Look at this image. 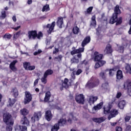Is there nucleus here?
Masks as SVG:
<instances>
[{"mask_svg": "<svg viewBox=\"0 0 131 131\" xmlns=\"http://www.w3.org/2000/svg\"><path fill=\"white\" fill-rule=\"evenodd\" d=\"M120 14H121V10L119 9V5H117L114 8V12L110 19V24L116 23V26L121 25L122 24V17L118 18V15Z\"/></svg>", "mask_w": 131, "mask_h": 131, "instance_id": "1", "label": "nucleus"}, {"mask_svg": "<svg viewBox=\"0 0 131 131\" xmlns=\"http://www.w3.org/2000/svg\"><path fill=\"white\" fill-rule=\"evenodd\" d=\"M100 84V80L96 77H92L90 78L89 81L87 82L85 86L86 89L92 90L99 85Z\"/></svg>", "mask_w": 131, "mask_h": 131, "instance_id": "2", "label": "nucleus"}, {"mask_svg": "<svg viewBox=\"0 0 131 131\" xmlns=\"http://www.w3.org/2000/svg\"><path fill=\"white\" fill-rule=\"evenodd\" d=\"M3 121L6 125H14V121L12 119V115L8 113L3 114Z\"/></svg>", "mask_w": 131, "mask_h": 131, "instance_id": "3", "label": "nucleus"}, {"mask_svg": "<svg viewBox=\"0 0 131 131\" xmlns=\"http://www.w3.org/2000/svg\"><path fill=\"white\" fill-rule=\"evenodd\" d=\"M32 101V94L29 91L25 92L24 104H29Z\"/></svg>", "mask_w": 131, "mask_h": 131, "instance_id": "4", "label": "nucleus"}, {"mask_svg": "<svg viewBox=\"0 0 131 131\" xmlns=\"http://www.w3.org/2000/svg\"><path fill=\"white\" fill-rule=\"evenodd\" d=\"M41 112H35L34 115L31 117V120L32 122H35V121H38L40 118H41Z\"/></svg>", "mask_w": 131, "mask_h": 131, "instance_id": "5", "label": "nucleus"}, {"mask_svg": "<svg viewBox=\"0 0 131 131\" xmlns=\"http://www.w3.org/2000/svg\"><path fill=\"white\" fill-rule=\"evenodd\" d=\"M75 100L78 104L84 105V96H83V94H80L76 96Z\"/></svg>", "mask_w": 131, "mask_h": 131, "instance_id": "6", "label": "nucleus"}, {"mask_svg": "<svg viewBox=\"0 0 131 131\" xmlns=\"http://www.w3.org/2000/svg\"><path fill=\"white\" fill-rule=\"evenodd\" d=\"M55 26H56V22L53 21L50 24H48L45 27V28H48L49 29L47 30V33L48 34H51L52 32H53L54 29H55Z\"/></svg>", "mask_w": 131, "mask_h": 131, "instance_id": "7", "label": "nucleus"}, {"mask_svg": "<svg viewBox=\"0 0 131 131\" xmlns=\"http://www.w3.org/2000/svg\"><path fill=\"white\" fill-rule=\"evenodd\" d=\"M28 34L29 39H35L37 36V31H29Z\"/></svg>", "mask_w": 131, "mask_h": 131, "instance_id": "8", "label": "nucleus"}, {"mask_svg": "<svg viewBox=\"0 0 131 131\" xmlns=\"http://www.w3.org/2000/svg\"><path fill=\"white\" fill-rule=\"evenodd\" d=\"M103 57V54H100V53L97 51H95L93 55V57L95 62H98L99 60H102Z\"/></svg>", "mask_w": 131, "mask_h": 131, "instance_id": "9", "label": "nucleus"}, {"mask_svg": "<svg viewBox=\"0 0 131 131\" xmlns=\"http://www.w3.org/2000/svg\"><path fill=\"white\" fill-rule=\"evenodd\" d=\"M104 54H106L107 55L109 54H112L113 53V49H112V45L110 43H108L106 45L105 49L104 50Z\"/></svg>", "mask_w": 131, "mask_h": 131, "instance_id": "10", "label": "nucleus"}, {"mask_svg": "<svg viewBox=\"0 0 131 131\" xmlns=\"http://www.w3.org/2000/svg\"><path fill=\"white\" fill-rule=\"evenodd\" d=\"M118 114V111L115 108L112 109L110 111V115L108 116V120H110L111 118H113V117H115L116 115Z\"/></svg>", "mask_w": 131, "mask_h": 131, "instance_id": "11", "label": "nucleus"}, {"mask_svg": "<svg viewBox=\"0 0 131 131\" xmlns=\"http://www.w3.org/2000/svg\"><path fill=\"white\" fill-rule=\"evenodd\" d=\"M91 42V36H86L81 43V46L82 48H84L88 43H90Z\"/></svg>", "mask_w": 131, "mask_h": 131, "instance_id": "12", "label": "nucleus"}, {"mask_svg": "<svg viewBox=\"0 0 131 131\" xmlns=\"http://www.w3.org/2000/svg\"><path fill=\"white\" fill-rule=\"evenodd\" d=\"M105 64H106V61L100 59L95 63V69H98V68H100V67L104 66Z\"/></svg>", "mask_w": 131, "mask_h": 131, "instance_id": "13", "label": "nucleus"}, {"mask_svg": "<svg viewBox=\"0 0 131 131\" xmlns=\"http://www.w3.org/2000/svg\"><path fill=\"white\" fill-rule=\"evenodd\" d=\"M57 124H58L59 126H64L67 124V119H66V118H61L58 120Z\"/></svg>", "mask_w": 131, "mask_h": 131, "instance_id": "14", "label": "nucleus"}, {"mask_svg": "<svg viewBox=\"0 0 131 131\" xmlns=\"http://www.w3.org/2000/svg\"><path fill=\"white\" fill-rule=\"evenodd\" d=\"M18 63V61L17 60H13L12 62H11L9 65V68L12 71L15 72L17 71V68H16L15 65L16 63Z\"/></svg>", "mask_w": 131, "mask_h": 131, "instance_id": "15", "label": "nucleus"}, {"mask_svg": "<svg viewBox=\"0 0 131 131\" xmlns=\"http://www.w3.org/2000/svg\"><path fill=\"white\" fill-rule=\"evenodd\" d=\"M104 105V102H101L97 104L96 105L94 106L92 110L93 111H98L99 110H100V109H102L103 105Z\"/></svg>", "mask_w": 131, "mask_h": 131, "instance_id": "16", "label": "nucleus"}, {"mask_svg": "<svg viewBox=\"0 0 131 131\" xmlns=\"http://www.w3.org/2000/svg\"><path fill=\"white\" fill-rule=\"evenodd\" d=\"M116 79L117 80H120L121 79H123V74L122 71L120 70L117 71L116 74Z\"/></svg>", "mask_w": 131, "mask_h": 131, "instance_id": "17", "label": "nucleus"}, {"mask_svg": "<svg viewBox=\"0 0 131 131\" xmlns=\"http://www.w3.org/2000/svg\"><path fill=\"white\" fill-rule=\"evenodd\" d=\"M112 108V105L111 104H109L107 106H104L103 107V112L104 114H109Z\"/></svg>", "mask_w": 131, "mask_h": 131, "instance_id": "18", "label": "nucleus"}, {"mask_svg": "<svg viewBox=\"0 0 131 131\" xmlns=\"http://www.w3.org/2000/svg\"><path fill=\"white\" fill-rule=\"evenodd\" d=\"M64 24L63 21V17H58L57 18V20L56 21V25L59 27V28H62V25Z\"/></svg>", "mask_w": 131, "mask_h": 131, "instance_id": "19", "label": "nucleus"}, {"mask_svg": "<svg viewBox=\"0 0 131 131\" xmlns=\"http://www.w3.org/2000/svg\"><path fill=\"white\" fill-rule=\"evenodd\" d=\"M51 97H52V94H51V92L48 91L45 94V97L44 98V102L47 103L50 101V99H51Z\"/></svg>", "mask_w": 131, "mask_h": 131, "instance_id": "20", "label": "nucleus"}, {"mask_svg": "<svg viewBox=\"0 0 131 131\" xmlns=\"http://www.w3.org/2000/svg\"><path fill=\"white\" fill-rule=\"evenodd\" d=\"M45 118L47 119L48 121H51V120L52 119V112L51 111L48 110L46 111V114H45Z\"/></svg>", "mask_w": 131, "mask_h": 131, "instance_id": "21", "label": "nucleus"}, {"mask_svg": "<svg viewBox=\"0 0 131 131\" xmlns=\"http://www.w3.org/2000/svg\"><path fill=\"white\" fill-rule=\"evenodd\" d=\"M118 70V69L117 67L113 68V69H107V71H109V76H113L115 74V72Z\"/></svg>", "mask_w": 131, "mask_h": 131, "instance_id": "22", "label": "nucleus"}, {"mask_svg": "<svg viewBox=\"0 0 131 131\" xmlns=\"http://www.w3.org/2000/svg\"><path fill=\"white\" fill-rule=\"evenodd\" d=\"M10 93L13 94V96L15 99L19 96V92L16 87L12 88Z\"/></svg>", "mask_w": 131, "mask_h": 131, "instance_id": "23", "label": "nucleus"}, {"mask_svg": "<svg viewBox=\"0 0 131 131\" xmlns=\"http://www.w3.org/2000/svg\"><path fill=\"white\" fill-rule=\"evenodd\" d=\"M21 122H23V124H24V125H26L27 126H28L29 125V120H28V118H27V117L24 116L21 119Z\"/></svg>", "mask_w": 131, "mask_h": 131, "instance_id": "24", "label": "nucleus"}, {"mask_svg": "<svg viewBox=\"0 0 131 131\" xmlns=\"http://www.w3.org/2000/svg\"><path fill=\"white\" fill-rule=\"evenodd\" d=\"M97 26V21H96V15L92 16L91 18V22L90 23V26H93L96 27Z\"/></svg>", "mask_w": 131, "mask_h": 131, "instance_id": "25", "label": "nucleus"}, {"mask_svg": "<svg viewBox=\"0 0 131 131\" xmlns=\"http://www.w3.org/2000/svg\"><path fill=\"white\" fill-rule=\"evenodd\" d=\"M92 120L93 121H94V122H96V123H101L104 122V119L103 118V117L93 118Z\"/></svg>", "mask_w": 131, "mask_h": 131, "instance_id": "26", "label": "nucleus"}, {"mask_svg": "<svg viewBox=\"0 0 131 131\" xmlns=\"http://www.w3.org/2000/svg\"><path fill=\"white\" fill-rule=\"evenodd\" d=\"M123 86L125 90L128 91V89H130L129 88L131 86V81L127 80L124 83Z\"/></svg>", "mask_w": 131, "mask_h": 131, "instance_id": "27", "label": "nucleus"}, {"mask_svg": "<svg viewBox=\"0 0 131 131\" xmlns=\"http://www.w3.org/2000/svg\"><path fill=\"white\" fill-rule=\"evenodd\" d=\"M20 113L21 115H23L24 117V116H26L29 114V111L26 108H23L20 110Z\"/></svg>", "mask_w": 131, "mask_h": 131, "instance_id": "28", "label": "nucleus"}, {"mask_svg": "<svg viewBox=\"0 0 131 131\" xmlns=\"http://www.w3.org/2000/svg\"><path fill=\"white\" fill-rule=\"evenodd\" d=\"M59 129H60V126L56 123L52 126L51 131H58Z\"/></svg>", "mask_w": 131, "mask_h": 131, "instance_id": "29", "label": "nucleus"}, {"mask_svg": "<svg viewBox=\"0 0 131 131\" xmlns=\"http://www.w3.org/2000/svg\"><path fill=\"white\" fill-rule=\"evenodd\" d=\"M97 100H98L97 97H96V96L91 97L89 98V103H90V105H91V104H95V102Z\"/></svg>", "mask_w": 131, "mask_h": 131, "instance_id": "30", "label": "nucleus"}, {"mask_svg": "<svg viewBox=\"0 0 131 131\" xmlns=\"http://www.w3.org/2000/svg\"><path fill=\"white\" fill-rule=\"evenodd\" d=\"M118 106L120 109H124V106H125V101L124 100L120 101L119 102Z\"/></svg>", "mask_w": 131, "mask_h": 131, "instance_id": "31", "label": "nucleus"}, {"mask_svg": "<svg viewBox=\"0 0 131 131\" xmlns=\"http://www.w3.org/2000/svg\"><path fill=\"white\" fill-rule=\"evenodd\" d=\"M69 81V80L67 78H64L63 83L65 84V86H64V88H65L66 89H68L70 85H71V82H70V84H68Z\"/></svg>", "mask_w": 131, "mask_h": 131, "instance_id": "32", "label": "nucleus"}, {"mask_svg": "<svg viewBox=\"0 0 131 131\" xmlns=\"http://www.w3.org/2000/svg\"><path fill=\"white\" fill-rule=\"evenodd\" d=\"M53 73H54V71H53V70L48 69L45 71L43 75H45L46 76H47L48 77V76H49V75H52V74H53Z\"/></svg>", "mask_w": 131, "mask_h": 131, "instance_id": "33", "label": "nucleus"}, {"mask_svg": "<svg viewBox=\"0 0 131 131\" xmlns=\"http://www.w3.org/2000/svg\"><path fill=\"white\" fill-rule=\"evenodd\" d=\"M8 103H9V107H13V106L14 105V104H15V103H16V99H12L11 98H9Z\"/></svg>", "mask_w": 131, "mask_h": 131, "instance_id": "34", "label": "nucleus"}, {"mask_svg": "<svg viewBox=\"0 0 131 131\" xmlns=\"http://www.w3.org/2000/svg\"><path fill=\"white\" fill-rule=\"evenodd\" d=\"M72 32L73 34H78V33L79 32V28H78L77 26L73 27L72 29Z\"/></svg>", "mask_w": 131, "mask_h": 131, "instance_id": "35", "label": "nucleus"}, {"mask_svg": "<svg viewBox=\"0 0 131 131\" xmlns=\"http://www.w3.org/2000/svg\"><path fill=\"white\" fill-rule=\"evenodd\" d=\"M48 11H50V5L46 4L43 7L42 12H48Z\"/></svg>", "mask_w": 131, "mask_h": 131, "instance_id": "36", "label": "nucleus"}, {"mask_svg": "<svg viewBox=\"0 0 131 131\" xmlns=\"http://www.w3.org/2000/svg\"><path fill=\"white\" fill-rule=\"evenodd\" d=\"M101 86L102 88V90H105V91H107V90H108V88H109V83H108L107 82H105V83H102Z\"/></svg>", "mask_w": 131, "mask_h": 131, "instance_id": "37", "label": "nucleus"}, {"mask_svg": "<svg viewBox=\"0 0 131 131\" xmlns=\"http://www.w3.org/2000/svg\"><path fill=\"white\" fill-rule=\"evenodd\" d=\"M7 17V13H6V11L4 10L2 11L1 12V16H0V18L4 20V19H6Z\"/></svg>", "mask_w": 131, "mask_h": 131, "instance_id": "38", "label": "nucleus"}, {"mask_svg": "<svg viewBox=\"0 0 131 131\" xmlns=\"http://www.w3.org/2000/svg\"><path fill=\"white\" fill-rule=\"evenodd\" d=\"M11 38H12V35L9 33H6L3 36V38H5V39L10 40Z\"/></svg>", "mask_w": 131, "mask_h": 131, "instance_id": "39", "label": "nucleus"}, {"mask_svg": "<svg viewBox=\"0 0 131 131\" xmlns=\"http://www.w3.org/2000/svg\"><path fill=\"white\" fill-rule=\"evenodd\" d=\"M30 66V62H26L24 63V67L26 70H28V68Z\"/></svg>", "mask_w": 131, "mask_h": 131, "instance_id": "40", "label": "nucleus"}, {"mask_svg": "<svg viewBox=\"0 0 131 131\" xmlns=\"http://www.w3.org/2000/svg\"><path fill=\"white\" fill-rule=\"evenodd\" d=\"M48 78V77H47V76H45V75H43V77L41 78V82H42L43 83H44V84H46V83H47V78Z\"/></svg>", "mask_w": 131, "mask_h": 131, "instance_id": "41", "label": "nucleus"}, {"mask_svg": "<svg viewBox=\"0 0 131 131\" xmlns=\"http://www.w3.org/2000/svg\"><path fill=\"white\" fill-rule=\"evenodd\" d=\"M13 125H11V124H8L7 125V126H6V130L7 131H12L13 130Z\"/></svg>", "mask_w": 131, "mask_h": 131, "instance_id": "42", "label": "nucleus"}, {"mask_svg": "<svg viewBox=\"0 0 131 131\" xmlns=\"http://www.w3.org/2000/svg\"><path fill=\"white\" fill-rule=\"evenodd\" d=\"M43 34H42V32H41V31L39 32L37 34V38L38 39H40V37H43Z\"/></svg>", "mask_w": 131, "mask_h": 131, "instance_id": "43", "label": "nucleus"}, {"mask_svg": "<svg viewBox=\"0 0 131 131\" xmlns=\"http://www.w3.org/2000/svg\"><path fill=\"white\" fill-rule=\"evenodd\" d=\"M126 70L127 71V72L129 73L130 74H131V67L129 64H127L125 67Z\"/></svg>", "mask_w": 131, "mask_h": 131, "instance_id": "44", "label": "nucleus"}, {"mask_svg": "<svg viewBox=\"0 0 131 131\" xmlns=\"http://www.w3.org/2000/svg\"><path fill=\"white\" fill-rule=\"evenodd\" d=\"M100 77H101L102 79H106V76L105 75V73L104 72H101L99 74Z\"/></svg>", "mask_w": 131, "mask_h": 131, "instance_id": "45", "label": "nucleus"}, {"mask_svg": "<svg viewBox=\"0 0 131 131\" xmlns=\"http://www.w3.org/2000/svg\"><path fill=\"white\" fill-rule=\"evenodd\" d=\"M93 9H94L93 7H89L86 10L87 13L88 14H91V13H92V11H93Z\"/></svg>", "mask_w": 131, "mask_h": 131, "instance_id": "46", "label": "nucleus"}, {"mask_svg": "<svg viewBox=\"0 0 131 131\" xmlns=\"http://www.w3.org/2000/svg\"><path fill=\"white\" fill-rule=\"evenodd\" d=\"M42 53V51L41 50L39 49L38 50L37 52H35L33 53L34 56H37V55H39V54H41Z\"/></svg>", "mask_w": 131, "mask_h": 131, "instance_id": "47", "label": "nucleus"}, {"mask_svg": "<svg viewBox=\"0 0 131 131\" xmlns=\"http://www.w3.org/2000/svg\"><path fill=\"white\" fill-rule=\"evenodd\" d=\"M77 51L78 52V54H80V53H82L84 51V47L80 48L77 49Z\"/></svg>", "mask_w": 131, "mask_h": 131, "instance_id": "48", "label": "nucleus"}, {"mask_svg": "<svg viewBox=\"0 0 131 131\" xmlns=\"http://www.w3.org/2000/svg\"><path fill=\"white\" fill-rule=\"evenodd\" d=\"M81 73H82V70L80 69H79L77 70V71H75L76 75H79Z\"/></svg>", "mask_w": 131, "mask_h": 131, "instance_id": "49", "label": "nucleus"}, {"mask_svg": "<svg viewBox=\"0 0 131 131\" xmlns=\"http://www.w3.org/2000/svg\"><path fill=\"white\" fill-rule=\"evenodd\" d=\"M125 131H131V125H126Z\"/></svg>", "mask_w": 131, "mask_h": 131, "instance_id": "50", "label": "nucleus"}, {"mask_svg": "<svg viewBox=\"0 0 131 131\" xmlns=\"http://www.w3.org/2000/svg\"><path fill=\"white\" fill-rule=\"evenodd\" d=\"M75 54H78L77 49H75L71 52V55H72V56H73L74 55H75Z\"/></svg>", "mask_w": 131, "mask_h": 131, "instance_id": "51", "label": "nucleus"}, {"mask_svg": "<svg viewBox=\"0 0 131 131\" xmlns=\"http://www.w3.org/2000/svg\"><path fill=\"white\" fill-rule=\"evenodd\" d=\"M130 116H126L125 117V122H128L129 120H130Z\"/></svg>", "mask_w": 131, "mask_h": 131, "instance_id": "52", "label": "nucleus"}, {"mask_svg": "<svg viewBox=\"0 0 131 131\" xmlns=\"http://www.w3.org/2000/svg\"><path fill=\"white\" fill-rule=\"evenodd\" d=\"M62 58H63V56H62V55H58V57H55L54 59L55 60L59 59V61H62Z\"/></svg>", "mask_w": 131, "mask_h": 131, "instance_id": "53", "label": "nucleus"}, {"mask_svg": "<svg viewBox=\"0 0 131 131\" xmlns=\"http://www.w3.org/2000/svg\"><path fill=\"white\" fill-rule=\"evenodd\" d=\"M34 69H35V66L30 65V67H29L28 70H30V71H31L32 70H34Z\"/></svg>", "mask_w": 131, "mask_h": 131, "instance_id": "54", "label": "nucleus"}, {"mask_svg": "<svg viewBox=\"0 0 131 131\" xmlns=\"http://www.w3.org/2000/svg\"><path fill=\"white\" fill-rule=\"evenodd\" d=\"M75 71H73L72 72V74L71 75V77L72 79H75L76 77L75 76Z\"/></svg>", "mask_w": 131, "mask_h": 131, "instance_id": "55", "label": "nucleus"}, {"mask_svg": "<svg viewBox=\"0 0 131 131\" xmlns=\"http://www.w3.org/2000/svg\"><path fill=\"white\" fill-rule=\"evenodd\" d=\"M115 130L116 131H122V127L121 126H117L115 128Z\"/></svg>", "mask_w": 131, "mask_h": 131, "instance_id": "56", "label": "nucleus"}, {"mask_svg": "<svg viewBox=\"0 0 131 131\" xmlns=\"http://www.w3.org/2000/svg\"><path fill=\"white\" fill-rule=\"evenodd\" d=\"M12 29H14V30H15V31H17V30H18V29L21 28V26H17V27H12L11 28Z\"/></svg>", "mask_w": 131, "mask_h": 131, "instance_id": "57", "label": "nucleus"}, {"mask_svg": "<svg viewBox=\"0 0 131 131\" xmlns=\"http://www.w3.org/2000/svg\"><path fill=\"white\" fill-rule=\"evenodd\" d=\"M68 122L70 124H71L72 123V119L70 118H69L68 120H67V123Z\"/></svg>", "mask_w": 131, "mask_h": 131, "instance_id": "58", "label": "nucleus"}, {"mask_svg": "<svg viewBox=\"0 0 131 131\" xmlns=\"http://www.w3.org/2000/svg\"><path fill=\"white\" fill-rule=\"evenodd\" d=\"M121 95L122 94H121V92H118L116 95L117 99H119V98H120L121 97Z\"/></svg>", "mask_w": 131, "mask_h": 131, "instance_id": "59", "label": "nucleus"}, {"mask_svg": "<svg viewBox=\"0 0 131 131\" xmlns=\"http://www.w3.org/2000/svg\"><path fill=\"white\" fill-rule=\"evenodd\" d=\"M38 80H39V79L37 78L36 79L34 82V86H35L38 83Z\"/></svg>", "mask_w": 131, "mask_h": 131, "instance_id": "60", "label": "nucleus"}, {"mask_svg": "<svg viewBox=\"0 0 131 131\" xmlns=\"http://www.w3.org/2000/svg\"><path fill=\"white\" fill-rule=\"evenodd\" d=\"M81 64H84L85 66H86L89 64V62L86 60H84L81 62Z\"/></svg>", "mask_w": 131, "mask_h": 131, "instance_id": "61", "label": "nucleus"}, {"mask_svg": "<svg viewBox=\"0 0 131 131\" xmlns=\"http://www.w3.org/2000/svg\"><path fill=\"white\" fill-rule=\"evenodd\" d=\"M72 61H73V63H78L79 60H78V59L74 57L72 59Z\"/></svg>", "mask_w": 131, "mask_h": 131, "instance_id": "62", "label": "nucleus"}, {"mask_svg": "<svg viewBox=\"0 0 131 131\" xmlns=\"http://www.w3.org/2000/svg\"><path fill=\"white\" fill-rule=\"evenodd\" d=\"M21 131H27V127L23 126Z\"/></svg>", "mask_w": 131, "mask_h": 131, "instance_id": "63", "label": "nucleus"}, {"mask_svg": "<svg viewBox=\"0 0 131 131\" xmlns=\"http://www.w3.org/2000/svg\"><path fill=\"white\" fill-rule=\"evenodd\" d=\"M127 93H128V95L131 97V88H130L129 89H128Z\"/></svg>", "mask_w": 131, "mask_h": 131, "instance_id": "64", "label": "nucleus"}]
</instances>
